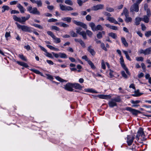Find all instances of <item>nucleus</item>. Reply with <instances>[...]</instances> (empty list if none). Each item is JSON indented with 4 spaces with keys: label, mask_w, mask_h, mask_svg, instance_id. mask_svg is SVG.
Listing matches in <instances>:
<instances>
[{
    "label": "nucleus",
    "mask_w": 151,
    "mask_h": 151,
    "mask_svg": "<svg viewBox=\"0 0 151 151\" xmlns=\"http://www.w3.org/2000/svg\"><path fill=\"white\" fill-rule=\"evenodd\" d=\"M16 24H17V27L19 29H21L22 31L29 32H32V28L26 25H21L19 24L18 23L16 22Z\"/></svg>",
    "instance_id": "f257e3e1"
},
{
    "label": "nucleus",
    "mask_w": 151,
    "mask_h": 151,
    "mask_svg": "<svg viewBox=\"0 0 151 151\" xmlns=\"http://www.w3.org/2000/svg\"><path fill=\"white\" fill-rule=\"evenodd\" d=\"M82 30V28H77L76 29V33L77 34H79V35H81L82 36L83 38L85 39H87V37L86 36V33L85 31H82L81 32V31Z\"/></svg>",
    "instance_id": "f03ea898"
},
{
    "label": "nucleus",
    "mask_w": 151,
    "mask_h": 151,
    "mask_svg": "<svg viewBox=\"0 0 151 151\" xmlns=\"http://www.w3.org/2000/svg\"><path fill=\"white\" fill-rule=\"evenodd\" d=\"M73 84L68 83H67L65 86L64 88L66 90L70 91H73L75 90L73 89Z\"/></svg>",
    "instance_id": "7ed1b4c3"
},
{
    "label": "nucleus",
    "mask_w": 151,
    "mask_h": 151,
    "mask_svg": "<svg viewBox=\"0 0 151 151\" xmlns=\"http://www.w3.org/2000/svg\"><path fill=\"white\" fill-rule=\"evenodd\" d=\"M130 9L131 12H138L139 10V5L137 4L134 3L131 6Z\"/></svg>",
    "instance_id": "20e7f679"
},
{
    "label": "nucleus",
    "mask_w": 151,
    "mask_h": 151,
    "mask_svg": "<svg viewBox=\"0 0 151 151\" xmlns=\"http://www.w3.org/2000/svg\"><path fill=\"white\" fill-rule=\"evenodd\" d=\"M73 22L74 24H75L76 25L79 26L85 29H86L87 28L86 25L82 22L79 21L78 22L75 20H73Z\"/></svg>",
    "instance_id": "39448f33"
},
{
    "label": "nucleus",
    "mask_w": 151,
    "mask_h": 151,
    "mask_svg": "<svg viewBox=\"0 0 151 151\" xmlns=\"http://www.w3.org/2000/svg\"><path fill=\"white\" fill-rule=\"evenodd\" d=\"M126 110L131 112L133 115H137L138 113H140L141 112L138 110L132 109L130 107H127Z\"/></svg>",
    "instance_id": "423d86ee"
},
{
    "label": "nucleus",
    "mask_w": 151,
    "mask_h": 151,
    "mask_svg": "<svg viewBox=\"0 0 151 151\" xmlns=\"http://www.w3.org/2000/svg\"><path fill=\"white\" fill-rule=\"evenodd\" d=\"M134 138L135 137L134 136L132 137L130 135H127V142L129 146H130L132 144Z\"/></svg>",
    "instance_id": "0eeeda50"
},
{
    "label": "nucleus",
    "mask_w": 151,
    "mask_h": 151,
    "mask_svg": "<svg viewBox=\"0 0 151 151\" xmlns=\"http://www.w3.org/2000/svg\"><path fill=\"white\" fill-rule=\"evenodd\" d=\"M104 7L103 4H99L93 6L91 8V10L93 11H97L98 10L102 9Z\"/></svg>",
    "instance_id": "6e6552de"
},
{
    "label": "nucleus",
    "mask_w": 151,
    "mask_h": 151,
    "mask_svg": "<svg viewBox=\"0 0 151 151\" xmlns=\"http://www.w3.org/2000/svg\"><path fill=\"white\" fill-rule=\"evenodd\" d=\"M137 133L140 136H141L143 138V140H145L146 139L144 137L145 136L143 129L141 128H140L138 130Z\"/></svg>",
    "instance_id": "1a4fd4ad"
},
{
    "label": "nucleus",
    "mask_w": 151,
    "mask_h": 151,
    "mask_svg": "<svg viewBox=\"0 0 151 151\" xmlns=\"http://www.w3.org/2000/svg\"><path fill=\"white\" fill-rule=\"evenodd\" d=\"M30 17V15L29 14H28L26 17H22L20 18V23H23V22H25L26 21L28 20Z\"/></svg>",
    "instance_id": "9d476101"
},
{
    "label": "nucleus",
    "mask_w": 151,
    "mask_h": 151,
    "mask_svg": "<svg viewBox=\"0 0 151 151\" xmlns=\"http://www.w3.org/2000/svg\"><path fill=\"white\" fill-rule=\"evenodd\" d=\"M87 50L92 56H94L95 55L96 52L92 48V46L91 45H90L88 47Z\"/></svg>",
    "instance_id": "9b49d317"
},
{
    "label": "nucleus",
    "mask_w": 151,
    "mask_h": 151,
    "mask_svg": "<svg viewBox=\"0 0 151 151\" xmlns=\"http://www.w3.org/2000/svg\"><path fill=\"white\" fill-rule=\"evenodd\" d=\"M31 2L33 3L36 4L38 7H41L42 6V3L41 0L37 1L32 0Z\"/></svg>",
    "instance_id": "f8f14e48"
},
{
    "label": "nucleus",
    "mask_w": 151,
    "mask_h": 151,
    "mask_svg": "<svg viewBox=\"0 0 151 151\" xmlns=\"http://www.w3.org/2000/svg\"><path fill=\"white\" fill-rule=\"evenodd\" d=\"M30 13L38 15H40V12L38 11L36 7L33 8L32 10L30 11Z\"/></svg>",
    "instance_id": "ddd939ff"
},
{
    "label": "nucleus",
    "mask_w": 151,
    "mask_h": 151,
    "mask_svg": "<svg viewBox=\"0 0 151 151\" xmlns=\"http://www.w3.org/2000/svg\"><path fill=\"white\" fill-rule=\"evenodd\" d=\"M99 97L101 99H110L111 96L110 95L101 94L99 95Z\"/></svg>",
    "instance_id": "4468645a"
},
{
    "label": "nucleus",
    "mask_w": 151,
    "mask_h": 151,
    "mask_svg": "<svg viewBox=\"0 0 151 151\" xmlns=\"http://www.w3.org/2000/svg\"><path fill=\"white\" fill-rule=\"evenodd\" d=\"M108 104L109 106L111 108L113 107L114 106H117V104L116 103L113 101L112 99H111V101L109 102Z\"/></svg>",
    "instance_id": "2eb2a0df"
},
{
    "label": "nucleus",
    "mask_w": 151,
    "mask_h": 151,
    "mask_svg": "<svg viewBox=\"0 0 151 151\" xmlns=\"http://www.w3.org/2000/svg\"><path fill=\"white\" fill-rule=\"evenodd\" d=\"M107 20H109V22L114 23L115 24H119L113 17H108Z\"/></svg>",
    "instance_id": "dca6fc26"
},
{
    "label": "nucleus",
    "mask_w": 151,
    "mask_h": 151,
    "mask_svg": "<svg viewBox=\"0 0 151 151\" xmlns=\"http://www.w3.org/2000/svg\"><path fill=\"white\" fill-rule=\"evenodd\" d=\"M105 32L103 31L101 32H99L97 34L96 36L98 38L100 39L103 37V35H105Z\"/></svg>",
    "instance_id": "f3484780"
},
{
    "label": "nucleus",
    "mask_w": 151,
    "mask_h": 151,
    "mask_svg": "<svg viewBox=\"0 0 151 151\" xmlns=\"http://www.w3.org/2000/svg\"><path fill=\"white\" fill-rule=\"evenodd\" d=\"M150 17L146 15H144L143 18H142V21L146 23H148L149 21Z\"/></svg>",
    "instance_id": "a211bd4d"
},
{
    "label": "nucleus",
    "mask_w": 151,
    "mask_h": 151,
    "mask_svg": "<svg viewBox=\"0 0 151 151\" xmlns=\"http://www.w3.org/2000/svg\"><path fill=\"white\" fill-rule=\"evenodd\" d=\"M141 21H142V18L137 17L135 19V24L136 25H138L140 24V22Z\"/></svg>",
    "instance_id": "6ab92c4d"
},
{
    "label": "nucleus",
    "mask_w": 151,
    "mask_h": 151,
    "mask_svg": "<svg viewBox=\"0 0 151 151\" xmlns=\"http://www.w3.org/2000/svg\"><path fill=\"white\" fill-rule=\"evenodd\" d=\"M17 63L19 65L22 66L24 67L27 68L29 67V66L26 63L23 62H19L18 61H17Z\"/></svg>",
    "instance_id": "aec40b11"
},
{
    "label": "nucleus",
    "mask_w": 151,
    "mask_h": 151,
    "mask_svg": "<svg viewBox=\"0 0 151 151\" xmlns=\"http://www.w3.org/2000/svg\"><path fill=\"white\" fill-rule=\"evenodd\" d=\"M62 20L64 21H66L68 23L71 22L72 19L70 17H63L61 19Z\"/></svg>",
    "instance_id": "412c9836"
},
{
    "label": "nucleus",
    "mask_w": 151,
    "mask_h": 151,
    "mask_svg": "<svg viewBox=\"0 0 151 151\" xmlns=\"http://www.w3.org/2000/svg\"><path fill=\"white\" fill-rule=\"evenodd\" d=\"M17 7L19 9L21 13H24L25 9L24 8L23 6H22L20 4H18Z\"/></svg>",
    "instance_id": "4be33fe9"
},
{
    "label": "nucleus",
    "mask_w": 151,
    "mask_h": 151,
    "mask_svg": "<svg viewBox=\"0 0 151 151\" xmlns=\"http://www.w3.org/2000/svg\"><path fill=\"white\" fill-rule=\"evenodd\" d=\"M143 93L139 92V90H137L134 92V93L132 95L134 96H139L141 95Z\"/></svg>",
    "instance_id": "5701e85b"
},
{
    "label": "nucleus",
    "mask_w": 151,
    "mask_h": 151,
    "mask_svg": "<svg viewBox=\"0 0 151 151\" xmlns=\"http://www.w3.org/2000/svg\"><path fill=\"white\" fill-rule=\"evenodd\" d=\"M73 87L76 89H81L82 88V86L78 83L73 84Z\"/></svg>",
    "instance_id": "b1692460"
},
{
    "label": "nucleus",
    "mask_w": 151,
    "mask_h": 151,
    "mask_svg": "<svg viewBox=\"0 0 151 151\" xmlns=\"http://www.w3.org/2000/svg\"><path fill=\"white\" fill-rule=\"evenodd\" d=\"M54 40V42L56 43H58L61 42L60 38L57 37L55 35L52 38Z\"/></svg>",
    "instance_id": "393cba45"
},
{
    "label": "nucleus",
    "mask_w": 151,
    "mask_h": 151,
    "mask_svg": "<svg viewBox=\"0 0 151 151\" xmlns=\"http://www.w3.org/2000/svg\"><path fill=\"white\" fill-rule=\"evenodd\" d=\"M121 40L122 42L123 43L125 46L127 47L128 46V44L124 37H122Z\"/></svg>",
    "instance_id": "a878e982"
},
{
    "label": "nucleus",
    "mask_w": 151,
    "mask_h": 151,
    "mask_svg": "<svg viewBox=\"0 0 151 151\" xmlns=\"http://www.w3.org/2000/svg\"><path fill=\"white\" fill-rule=\"evenodd\" d=\"M95 31H97V30H102L103 29V27L102 26L100 25H98L96 27L95 29Z\"/></svg>",
    "instance_id": "bb28decb"
},
{
    "label": "nucleus",
    "mask_w": 151,
    "mask_h": 151,
    "mask_svg": "<svg viewBox=\"0 0 151 151\" xmlns=\"http://www.w3.org/2000/svg\"><path fill=\"white\" fill-rule=\"evenodd\" d=\"M89 26L91 28L92 30L93 31H95V29L96 26L94 23L93 22H91L89 24Z\"/></svg>",
    "instance_id": "cd10ccee"
},
{
    "label": "nucleus",
    "mask_w": 151,
    "mask_h": 151,
    "mask_svg": "<svg viewBox=\"0 0 151 151\" xmlns=\"http://www.w3.org/2000/svg\"><path fill=\"white\" fill-rule=\"evenodd\" d=\"M145 55H149L151 53V47H149L145 50Z\"/></svg>",
    "instance_id": "c85d7f7f"
},
{
    "label": "nucleus",
    "mask_w": 151,
    "mask_h": 151,
    "mask_svg": "<svg viewBox=\"0 0 151 151\" xmlns=\"http://www.w3.org/2000/svg\"><path fill=\"white\" fill-rule=\"evenodd\" d=\"M59 55H60V57L61 58H67V55L64 53L59 52Z\"/></svg>",
    "instance_id": "c756f323"
},
{
    "label": "nucleus",
    "mask_w": 151,
    "mask_h": 151,
    "mask_svg": "<svg viewBox=\"0 0 151 151\" xmlns=\"http://www.w3.org/2000/svg\"><path fill=\"white\" fill-rule=\"evenodd\" d=\"M123 52L125 54V56H126V58L130 60V61H131V59L130 58V57H129L128 54V52L126 51H125V50H123Z\"/></svg>",
    "instance_id": "7c9ffc66"
},
{
    "label": "nucleus",
    "mask_w": 151,
    "mask_h": 151,
    "mask_svg": "<svg viewBox=\"0 0 151 151\" xmlns=\"http://www.w3.org/2000/svg\"><path fill=\"white\" fill-rule=\"evenodd\" d=\"M108 35L114 39H116L117 37V36L116 35L115 33L113 32H111L109 33L108 34Z\"/></svg>",
    "instance_id": "2f4dec72"
},
{
    "label": "nucleus",
    "mask_w": 151,
    "mask_h": 151,
    "mask_svg": "<svg viewBox=\"0 0 151 151\" xmlns=\"http://www.w3.org/2000/svg\"><path fill=\"white\" fill-rule=\"evenodd\" d=\"M2 8L3 9L2 10V12L3 13L6 10H8L10 8L8 6L4 5L2 7Z\"/></svg>",
    "instance_id": "473e14b6"
},
{
    "label": "nucleus",
    "mask_w": 151,
    "mask_h": 151,
    "mask_svg": "<svg viewBox=\"0 0 151 151\" xmlns=\"http://www.w3.org/2000/svg\"><path fill=\"white\" fill-rule=\"evenodd\" d=\"M88 63L92 68L94 69L96 68V67L94 66L93 63L90 60L88 61Z\"/></svg>",
    "instance_id": "72a5a7b5"
},
{
    "label": "nucleus",
    "mask_w": 151,
    "mask_h": 151,
    "mask_svg": "<svg viewBox=\"0 0 151 151\" xmlns=\"http://www.w3.org/2000/svg\"><path fill=\"white\" fill-rule=\"evenodd\" d=\"M113 101H114L115 102H120L121 101V99L120 97L118 96H117L116 97L114 98V99H112Z\"/></svg>",
    "instance_id": "f704fd0d"
},
{
    "label": "nucleus",
    "mask_w": 151,
    "mask_h": 151,
    "mask_svg": "<svg viewBox=\"0 0 151 151\" xmlns=\"http://www.w3.org/2000/svg\"><path fill=\"white\" fill-rule=\"evenodd\" d=\"M60 9L62 11H66V7L67 6L63 5V4H60Z\"/></svg>",
    "instance_id": "c9c22d12"
},
{
    "label": "nucleus",
    "mask_w": 151,
    "mask_h": 151,
    "mask_svg": "<svg viewBox=\"0 0 151 151\" xmlns=\"http://www.w3.org/2000/svg\"><path fill=\"white\" fill-rule=\"evenodd\" d=\"M31 70L34 72V73L38 74H40L41 75H42V73L40 72L38 70L35 69H32Z\"/></svg>",
    "instance_id": "e433bc0d"
},
{
    "label": "nucleus",
    "mask_w": 151,
    "mask_h": 151,
    "mask_svg": "<svg viewBox=\"0 0 151 151\" xmlns=\"http://www.w3.org/2000/svg\"><path fill=\"white\" fill-rule=\"evenodd\" d=\"M65 3L67 4L72 6L73 5V3L72 1L70 0H66L65 1Z\"/></svg>",
    "instance_id": "4c0bfd02"
},
{
    "label": "nucleus",
    "mask_w": 151,
    "mask_h": 151,
    "mask_svg": "<svg viewBox=\"0 0 151 151\" xmlns=\"http://www.w3.org/2000/svg\"><path fill=\"white\" fill-rule=\"evenodd\" d=\"M56 79L58 80V81H60V82H67V81L66 80L63 79L61 78L59 76H56L55 77Z\"/></svg>",
    "instance_id": "58836bf2"
},
{
    "label": "nucleus",
    "mask_w": 151,
    "mask_h": 151,
    "mask_svg": "<svg viewBox=\"0 0 151 151\" xmlns=\"http://www.w3.org/2000/svg\"><path fill=\"white\" fill-rule=\"evenodd\" d=\"M123 12L124 13V14L125 17L129 16L128 10L126 8H124Z\"/></svg>",
    "instance_id": "ea45409f"
},
{
    "label": "nucleus",
    "mask_w": 151,
    "mask_h": 151,
    "mask_svg": "<svg viewBox=\"0 0 151 151\" xmlns=\"http://www.w3.org/2000/svg\"><path fill=\"white\" fill-rule=\"evenodd\" d=\"M70 33L71 36L72 37H77L78 35L75 33L73 31H71L70 32Z\"/></svg>",
    "instance_id": "a19ab883"
},
{
    "label": "nucleus",
    "mask_w": 151,
    "mask_h": 151,
    "mask_svg": "<svg viewBox=\"0 0 151 151\" xmlns=\"http://www.w3.org/2000/svg\"><path fill=\"white\" fill-rule=\"evenodd\" d=\"M60 26L63 27L65 28L68 27L69 25L68 24H66L63 22H60Z\"/></svg>",
    "instance_id": "79ce46f5"
},
{
    "label": "nucleus",
    "mask_w": 151,
    "mask_h": 151,
    "mask_svg": "<svg viewBox=\"0 0 151 151\" xmlns=\"http://www.w3.org/2000/svg\"><path fill=\"white\" fill-rule=\"evenodd\" d=\"M86 33V34H87L90 37H91L93 35V33L91 31L88 30H87Z\"/></svg>",
    "instance_id": "37998d69"
},
{
    "label": "nucleus",
    "mask_w": 151,
    "mask_h": 151,
    "mask_svg": "<svg viewBox=\"0 0 151 151\" xmlns=\"http://www.w3.org/2000/svg\"><path fill=\"white\" fill-rule=\"evenodd\" d=\"M125 17L126 19H125V21L126 22L128 23L132 22V19L131 17H128V16Z\"/></svg>",
    "instance_id": "c03bdc74"
},
{
    "label": "nucleus",
    "mask_w": 151,
    "mask_h": 151,
    "mask_svg": "<svg viewBox=\"0 0 151 151\" xmlns=\"http://www.w3.org/2000/svg\"><path fill=\"white\" fill-rule=\"evenodd\" d=\"M13 19L15 21H16L18 22H20V18L18 17L15 15H14L13 16Z\"/></svg>",
    "instance_id": "a18cd8bd"
},
{
    "label": "nucleus",
    "mask_w": 151,
    "mask_h": 151,
    "mask_svg": "<svg viewBox=\"0 0 151 151\" xmlns=\"http://www.w3.org/2000/svg\"><path fill=\"white\" fill-rule=\"evenodd\" d=\"M100 46H101V48L102 49L104 50H105V51H107V48H106V47H105V45L104 44V43H102H102H101Z\"/></svg>",
    "instance_id": "49530a36"
},
{
    "label": "nucleus",
    "mask_w": 151,
    "mask_h": 151,
    "mask_svg": "<svg viewBox=\"0 0 151 151\" xmlns=\"http://www.w3.org/2000/svg\"><path fill=\"white\" fill-rule=\"evenodd\" d=\"M109 75L110 76V78H112L114 76L113 73H114V72L112 70L110 69L109 70Z\"/></svg>",
    "instance_id": "de8ad7c7"
},
{
    "label": "nucleus",
    "mask_w": 151,
    "mask_h": 151,
    "mask_svg": "<svg viewBox=\"0 0 151 151\" xmlns=\"http://www.w3.org/2000/svg\"><path fill=\"white\" fill-rule=\"evenodd\" d=\"M51 29L52 30H55L57 31H59L60 30V29L58 27L56 26H53L51 27Z\"/></svg>",
    "instance_id": "09e8293b"
},
{
    "label": "nucleus",
    "mask_w": 151,
    "mask_h": 151,
    "mask_svg": "<svg viewBox=\"0 0 151 151\" xmlns=\"http://www.w3.org/2000/svg\"><path fill=\"white\" fill-rule=\"evenodd\" d=\"M145 35L146 37H149L150 35H151V31L146 32L145 33Z\"/></svg>",
    "instance_id": "8fccbe9b"
},
{
    "label": "nucleus",
    "mask_w": 151,
    "mask_h": 151,
    "mask_svg": "<svg viewBox=\"0 0 151 151\" xmlns=\"http://www.w3.org/2000/svg\"><path fill=\"white\" fill-rule=\"evenodd\" d=\"M106 10L107 11L109 12H111L114 11V9L112 8L107 7L106 8Z\"/></svg>",
    "instance_id": "3c124183"
},
{
    "label": "nucleus",
    "mask_w": 151,
    "mask_h": 151,
    "mask_svg": "<svg viewBox=\"0 0 151 151\" xmlns=\"http://www.w3.org/2000/svg\"><path fill=\"white\" fill-rule=\"evenodd\" d=\"M19 57L22 60H24L25 61H27V59L23 55H19Z\"/></svg>",
    "instance_id": "603ef678"
},
{
    "label": "nucleus",
    "mask_w": 151,
    "mask_h": 151,
    "mask_svg": "<svg viewBox=\"0 0 151 151\" xmlns=\"http://www.w3.org/2000/svg\"><path fill=\"white\" fill-rule=\"evenodd\" d=\"M45 55L46 56H47L49 57V58H53V56L52 55V54L51 53H49L47 51V52L46 53V54H45Z\"/></svg>",
    "instance_id": "864d4df0"
},
{
    "label": "nucleus",
    "mask_w": 151,
    "mask_h": 151,
    "mask_svg": "<svg viewBox=\"0 0 151 151\" xmlns=\"http://www.w3.org/2000/svg\"><path fill=\"white\" fill-rule=\"evenodd\" d=\"M101 67L103 69H106V66L104 63V60H102L101 61Z\"/></svg>",
    "instance_id": "5fc2aeb1"
},
{
    "label": "nucleus",
    "mask_w": 151,
    "mask_h": 151,
    "mask_svg": "<svg viewBox=\"0 0 151 151\" xmlns=\"http://www.w3.org/2000/svg\"><path fill=\"white\" fill-rule=\"evenodd\" d=\"M121 74L122 76L124 77L125 78H127V76L125 73V72L124 71H122L121 72Z\"/></svg>",
    "instance_id": "6e6d98bb"
},
{
    "label": "nucleus",
    "mask_w": 151,
    "mask_h": 151,
    "mask_svg": "<svg viewBox=\"0 0 151 151\" xmlns=\"http://www.w3.org/2000/svg\"><path fill=\"white\" fill-rule=\"evenodd\" d=\"M87 91L89 92L97 93V92L96 91L92 89H87Z\"/></svg>",
    "instance_id": "4d7b16f0"
},
{
    "label": "nucleus",
    "mask_w": 151,
    "mask_h": 151,
    "mask_svg": "<svg viewBox=\"0 0 151 151\" xmlns=\"http://www.w3.org/2000/svg\"><path fill=\"white\" fill-rule=\"evenodd\" d=\"M33 26L35 27L39 28L41 29H43V27L39 24H34Z\"/></svg>",
    "instance_id": "13d9d810"
},
{
    "label": "nucleus",
    "mask_w": 151,
    "mask_h": 151,
    "mask_svg": "<svg viewBox=\"0 0 151 151\" xmlns=\"http://www.w3.org/2000/svg\"><path fill=\"white\" fill-rule=\"evenodd\" d=\"M79 43L83 47L85 48L86 47V46L84 43L81 40H80Z\"/></svg>",
    "instance_id": "bf43d9fd"
},
{
    "label": "nucleus",
    "mask_w": 151,
    "mask_h": 151,
    "mask_svg": "<svg viewBox=\"0 0 151 151\" xmlns=\"http://www.w3.org/2000/svg\"><path fill=\"white\" fill-rule=\"evenodd\" d=\"M136 60L137 61H143V58L142 57H137L136 58Z\"/></svg>",
    "instance_id": "052dcab7"
},
{
    "label": "nucleus",
    "mask_w": 151,
    "mask_h": 151,
    "mask_svg": "<svg viewBox=\"0 0 151 151\" xmlns=\"http://www.w3.org/2000/svg\"><path fill=\"white\" fill-rule=\"evenodd\" d=\"M47 33L49 35H50L52 38L55 36L54 35L53 33L50 31H48L47 32Z\"/></svg>",
    "instance_id": "680f3d73"
},
{
    "label": "nucleus",
    "mask_w": 151,
    "mask_h": 151,
    "mask_svg": "<svg viewBox=\"0 0 151 151\" xmlns=\"http://www.w3.org/2000/svg\"><path fill=\"white\" fill-rule=\"evenodd\" d=\"M58 20L56 19H54V18H51L50 19L48 20V22H55L57 21Z\"/></svg>",
    "instance_id": "e2e57ef3"
},
{
    "label": "nucleus",
    "mask_w": 151,
    "mask_h": 151,
    "mask_svg": "<svg viewBox=\"0 0 151 151\" xmlns=\"http://www.w3.org/2000/svg\"><path fill=\"white\" fill-rule=\"evenodd\" d=\"M140 102V101L139 100H136V101L132 100L131 101V103L133 104H137L139 103Z\"/></svg>",
    "instance_id": "0e129e2a"
},
{
    "label": "nucleus",
    "mask_w": 151,
    "mask_h": 151,
    "mask_svg": "<svg viewBox=\"0 0 151 151\" xmlns=\"http://www.w3.org/2000/svg\"><path fill=\"white\" fill-rule=\"evenodd\" d=\"M146 11L147 12V15H146L150 17L151 15V13L150 9H148L147 10H146Z\"/></svg>",
    "instance_id": "69168bd1"
},
{
    "label": "nucleus",
    "mask_w": 151,
    "mask_h": 151,
    "mask_svg": "<svg viewBox=\"0 0 151 151\" xmlns=\"http://www.w3.org/2000/svg\"><path fill=\"white\" fill-rule=\"evenodd\" d=\"M86 19L88 21H90L91 19V16L89 15H87L86 17Z\"/></svg>",
    "instance_id": "338daca9"
},
{
    "label": "nucleus",
    "mask_w": 151,
    "mask_h": 151,
    "mask_svg": "<svg viewBox=\"0 0 151 151\" xmlns=\"http://www.w3.org/2000/svg\"><path fill=\"white\" fill-rule=\"evenodd\" d=\"M39 46L41 50H42L44 52H45V53L47 51V50L45 48H44L43 47H42L40 45H39Z\"/></svg>",
    "instance_id": "774afa93"
}]
</instances>
